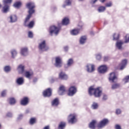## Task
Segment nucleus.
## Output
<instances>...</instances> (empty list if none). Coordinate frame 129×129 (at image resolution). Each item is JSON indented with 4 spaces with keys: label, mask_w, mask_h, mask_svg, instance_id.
I'll use <instances>...</instances> for the list:
<instances>
[{
    "label": "nucleus",
    "mask_w": 129,
    "mask_h": 129,
    "mask_svg": "<svg viewBox=\"0 0 129 129\" xmlns=\"http://www.w3.org/2000/svg\"><path fill=\"white\" fill-rule=\"evenodd\" d=\"M18 69L20 74H23L25 72V66L22 65H19Z\"/></svg>",
    "instance_id": "nucleus-26"
},
{
    "label": "nucleus",
    "mask_w": 129,
    "mask_h": 129,
    "mask_svg": "<svg viewBox=\"0 0 129 129\" xmlns=\"http://www.w3.org/2000/svg\"><path fill=\"white\" fill-rule=\"evenodd\" d=\"M68 121L69 123H75L77 122V115L75 113H71L68 117Z\"/></svg>",
    "instance_id": "nucleus-5"
},
{
    "label": "nucleus",
    "mask_w": 129,
    "mask_h": 129,
    "mask_svg": "<svg viewBox=\"0 0 129 129\" xmlns=\"http://www.w3.org/2000/svg\"><path fill=\"white\" fill-rule=\"evenodd\" d=\"M65 92H66V88H65V87L63 85L60 86L58 91L59 95H64Z\"/></svg>",
    "instance_id": "nucleus-16"
},
{
    "label": "nucleus",
    "mask_w": 129,
    "mask_h": 129,
    "mask_svg": "<svg viewBox=\"0 0 129 129\" xmlns=\"http://www.w3.org/2000/svg\"><path fill=\"white\" fill-rule=\"evenodd\" d=\"M43 129H50V126L49 125H47L45 126Z\"/></svg>",
    "instance_id": "nucleus-53"
},
{
    "label": "nucleus",
    "mask_w": 129,
    "mask_h": 129,
    "mask_svg": "<svg viewBox=\"0 0 129 129\" xmlns=\"http://www.w3.org/2000/svg\"><path fill=\"white\" fill-rule=\"evenodd\" d=\"M119 36H120L119 34H114L113 35V40H118L119 38Z\"/></svg>",
    "instance_id": "nucleus-36"
},
{
    "label": "nucleus",
    "mask_w": 129,
    "mask_h": 129,
    "mask_svg": "<svg viewBox=\"0 0 129 129\" xmlns=\"http://www.w3.org/2000/svg\"><path fill=\"white\" fill-rule=\"evenodd\" d=\"M10 104L11 105H14L16 103V100L14 98H11L9 99Z\"/></svg>",
    "instance_id": "nucleus-33"
},
{
    "label": "nucleus",
    "mask_w": 129,
    "mask_h": 129,
    "mask_svg": "<svg viewBox=\"0 0 129 129\" xmlns=\"http://www.w3.org/2000/svg\"><path fill=\"white\" fill-rule=\"evenodd\" d=\"M23 118V114H21L18 117V120H21Z\"/></svg>",
    "instance_id": "nucleus-45"
},
{
    "label": "nucleus",
    "mask_w": 129,
    "mask_h": 129,
    "mask_svg": "<svg viewBox=\"0 0 129 129\" xmlns=\"http://www.w3.org/2000/svg\"><path fill=\"white\" fill-rule=\"evenodd\" d=\"M126 63H127V60L126 59L122 60L121 62L119 65L120 67L119 70H122L125 67Z\"/></svg>",
    "instance_id": "nucleus-18"
},
{
    "label": "nucleus",
    "mask_w": 129,
    "mask_h": 129,
    "mask_svg": "<svg viewBox=\"0 0 129 129\" xmlns=\"http://www.w3.org/2000/svg\"><path fill=\"white\" fill-rule=\"evenodd\" d=\"M96 57L97 60H100V59H101V55L97 54Z\"/></svg>",
    "instance_id": "nucleus-47"
},
{
    "label": "nucleus",
    "mask_w": 129,
    "mask_h": 129,
    "mask_svg": "<svg viewBox=\"0 0 129 129\" xmlns=\"http://www.w3.org/2000/svg\"><path fill=\"white\" fill-rule=\"evenodd\" d=\"M109 80L112 83H114L115 81L117 80V77L115 73L113 72L110 74Z\"/></svg>",
    "instance_id": "nucleus-10"
},
{
    "label": "nucleus",
    "mask_w": 129,
    "mask_h": 129,
    "mask_svg": "<svg viewBox=\"0 0 129 129\" xmlns=\"http://www.w3.org/2000/svg\"><path fill=\"white\" fill-rule=\"evenodd\" d=\"M22 4L21 2H17L14 4L13 6L16 8L19 9L22 6Z\"/></svg>",
    "instance_id": "nucleus-30"
},
{
    "label": "nucleus",
    "mask_w": 129,
    "mask_h": 129,
    "mask_svg": "<svg viewBox=\"0 0 129 129\" xmlns=\"http://www.w3.org/2000/svg\"><path fill=\"white\" fill-rule=\"evenodd\" d=\"M58 78L60 80H67L68 79V76L65 73L61 72L58 75Z\"/></svg>",
    "instance_id": "nucleus-14"
},
{
    "label": "nucleus",
    "mask_w": 129,
    "mask_h": 129,
    "mask_svg": "<svg viewBox=\"0 0 129 129\" xmlns=\"http://www.w3.org/2000/svg\"><path fill=\"white\" fill-rule=\"evenodd\" d=\"M55 66L59 68L62 67V59L60 57L58 56L55 58Z\"/></svg>",
    "instance_id": "nucleus-13"
},
{
    "label": "nucleus",
    "mask_w": 129,
    "mask_h": 129,
    "mask_svg": "<svg viewBox=\"0 0 129 129\" xmlns=\"http://www.w3.org/2000/svg\"><path fill=\"white\" fill-rule=\"evenodd\" d=\"M37 122V118L36 117H31L29 120L30 124L33 125L34 123H36Z\"/></svg>",
    "instance_id": "nucleus-28"
},
{
    "label": "nucleus",
    "mask_w": 129,
    "mask_h": 129,
    "mask_svg": "<svg viewBox=\"0 0 129 129\" xmlns=\"http://www.w3.org/2000/svg\"><path fill=\"white\" fill-rule=\"evenodd\" d=\"M109 59V57L108 56H105L104 57V61H107Z\"/></svg>",
    "instance_id": "nucleus-50"
},
{
    "label": "nucleus",
    "mask_w": 129,
    "mask_h": 129,
    "mask_svg": "<svg viewBox=\"0 0 129 129\" xmlns=\"http://www.w3.org/2000/svg\"><path fill=\"white\" fill-rule=\"evenodd\" d=\"M26 7L29 9V14L27 16L24 20V25L25 27H28L29 28H32L34 26L35 21H30V19L31 18L33 14L35 13V12L34 9L35 8L36 6L34 3L30 2L27 4Z\"/></svg>",
    "instance_id": "nucleus-1"
},
{
    "label": "nucleus",
    "mask_w": 129,
    "mask_h": 129,
    "mask_svg": "<svg viewBox=\"0 0 129 129\" xmlns=\"http://www.w3.org/2000/svg\"><path fill=\"white\" fill-rule=\"evenodd\" d=\"M107 99V95H105V94H104L103 95V98H102V99L103 100H106V99Z\"/></svg>",
    "instance_id": "nucleus-48"
},
{
    "label": "nucleus",
    "mask_w": 129,
    "mask_h": 129,
    "mask_svg": "<svg viewBox=\"0 0 129 129\" xmlns=\"http://www.w3.org/2000/svg\"><path fill=\"white\" fill-rule=\"evenodd\" d=\"M66 126V122L61 121L59 123L58 129H64L65 128V127Z\"/></svg>",
    "instance_id": "nucleus-27"
},
{
    "label": "nucleus",
    "mask_w": 129,
    "mask_h": 129,
    "mask_svg": "<svg viewBox=\"0 0 129 129\" xmlns=\"http://www.w3.org/2000/svg\"><path fill=\"white\" fill-rule=\"evenodd\" d=\"M123 81L125 83H127L129 81V76H126L124 79H123Z\"/></svg>",
    "instance_id": "nucleus-42"
},
{
    "label": "nucleus",
    "mask_w": 129,
    "mask_h": 129,
    "mask_svg": "<svg viewBox=\"0 0 129 129\" xmlns=\"http://www.w3.org/2000/svg\"><path fill=\"white\" fill-rule=\"evenodd\" d=\"M92 107H93V109H96L98 108V104L97 103L94 102L92 105Z\"/></svg>",
    "instance_id": "nucleus-38"
},
{
    "label": "nucleus",
    "mask_w": 129,
    "mask_h": 129,
    "mask_svg": "<svg viewBox=\"0 0 129 129\" xmlns=\"http://www.w3.org/2000/svg\"><path fill=\"white\" fill-rule=\"evenodd\" d=\"M123 44V42L122 41H119L118 42H117L116 43V46L119 49H121L122 45Z\"/></svg>",
    "instance_id": "nucleus-32"
},
{
    "label": "nucleus",
    "mask_w": 129,
    "mask_h": 129,
    "mask_svg": "<svg viewBox=\"0 0 129 129\" xmlns=\"http://www.w3.org/2000/svg\"><path fill=\"white\" fill-rule=\"evenodd\" d=\"M115 129H121V127L119 125L116 124L115 126Z\"/></svg>",
    "instance_id": "nucleus-52"
},
{
    "label": "nucleus",
    "mask_w": 129,
    "mask_h": 129,
    "mask_svg": "<svg viewBox=\"0 0 129 129\" xmlns=\"http://www.w3.org/2000/svg\"><path fill=\"white\" fill-rule=\"evenodd\" d=\"M11 53H12V57L13 58H15V56L17 55V52L16 50H13L11 52Z\"/></svg>",
    "instance_id": "nucleus-40"
},
{
    "label": "nucleus",
    "mask_w": 129,
    "mask_h": 129,
    "mask_svg": "<svg viewBox=\"0 0 129 129\" xmlns=\"http://www.w3.org/2000/svg\"><path fill=\"white\" fill-rule=\"evenodd\" d=\"M80 32V29H74L71 31V33L73 35H77Z\"/></svg>",
    "instance_id": "nucleus-25"
},
{
    "label": "nucleus",
    "mask_w": 129,
    "mask_h": 129,
    "mask_svg": "<svg viewBox=\"0 0 129 129\" xmlns=\"http://www.w3.org/2000/svg\"><path fill=\"white\" fill-rule=\"evenodd\" d=\"M87 71L89 73H92L95 71V66L94 64H89L87 65Z\"/></svg>",
    "instance_id": "nucleus-11"
},
{
    "label": "nucleus",
    "mask_w": 129,
    "mask_h": 129,
    "mask_svg": "<svg viewBox=\"0 0 129 129\" xmlns=\"http://www.w3.org/2000/svg\"><path fill=\"white\" fill-rule=\"evenodd\" d=\"M6 116L7 117H11L13 116V114L11 112H8V113H7Z\"/></svg>",
    "instance_id": "nucleus-46"
},
{
    "label": "nucleus",
    "mask_w": 129,
    "mask_h": 129,
    "mask_svg": "<svg viewBox=\"0 0 129 129\" xmlns=\"http://www.w3.org/2000/svg\"><path fill=\"white\" fill-rule=\"evenodd\" d=\"M77 92V89L75 86H71L70 87L68 90V95L70 96H72L76 93Z\"/></svg>",
    "instance_id": "nucleus-8"
},
{
    "label": "nucleus",
    "mask_w": 129,
    "mask_h": 129,
    "mask_svg": "<svg viewBox=\"0 0 129 129\" xmlns=\"http://www.w3.org/2000/svg\"><path fill=\"white\" fill-rule=\"evenodd\" d=\"M97 121L95 120H92L91 122L89 124V127L91 129H94L96 127V123Z\"/></svg>",
    "instance_id": "nucleus-17"
},
{
    "label": "nucleus",
    "mask_w": 129,
    "mask_h": 129,
    "mask_svg": "<svg viewBox=\"0 0 129 129\" xmlns=\"http://www.w3.org/2000/svg\"><path fill=\"white\" fill-rule=\"evenodd\" d=\"M129 42V34H126L125 36V43H128Z\"/></svg>",
    "instance_id": "nucleus-41"
},
{
    "label": "nucleus",
    "mask_w": 129,
    "mask_h": 129,
    "mask_svg": "<svg viewBox=\"0 0 129 129\" xmlns=\"http://www.w3.org/2000/svg\"><path fill=\"white\" fill-rule=\"evenodd\" d=\"M33 75V72L30 73L29 72H25V76L26 78H30L31 76Z\"/></svg>",
    "instance_id": "nucleus-35"
},
{
    "label": "nucleus",
    "mask_w": 129,
    "mask_h": 129,
    "mask_svg": "<svg viewBox=\"0 0 129 129\" xmlns=\"http://www.w3.org/2000/svg\"><path fill=\"white\" fill-rule=\"evenodd\" d=\"M100 73L103 74L107 71V67L106 66H101L98 69Z\"/></svg>",
    "instance_id": "nucleus-15"
},
{
    "label": "nucleus",
    "mask_w": 129,
    "mask_h": 129,
    "mask_svg": "<svg viewBox=\"0 0 129 129\" xmlns=\"http://www.w3.org/2000/svg\"><path fill=\"white\" fill-rule=\"evenodd\" d=\"M100 2H101V3H104V2H105L106 0H99Z\"/></svg>",
    "instance_id": "nucleus-56"
},
{
    "label": "nucleus",
    "mask_w": 129,
    "mask_h": 129,
    "mask_svg": "<svg viewBox=\"0 0 129 129\" xmlns=\"http://www.w3.org/2000/svg\"><path fill=\"white\" fill-rule=\"evenodd\" d=\"M83 27V25H81V26H80V29H82V27Z\"/></svg>",
    "instance_id": "nucleus-57"
},
{
    "label": "nucleus",
    "mask_w": 129,
    "mask_h": 129,
    "mask_svg": "<svg viewBox=\"0 0 129 129\" xmlns=\"http://www.w3.org/2000/svg\"><path fill=\"white\" fill-rule=\"evenodd\" d=\"M72 4V0H66L64 2V4L62 5L63 8H66V6H70Z\"/></svg>",
    "instance_id": "nucleus-22"
},
{
    "label": "nucleus",
    "mask_w": 129,
    "mask_h": 129,
    "mask_svg": "<svg viewBox=\"0 0 129 129\" xmlns=\"http://www.w3.org/2000/svg\"><path fill=\"white\" fill-rule=\"evenodd\" d=\"M120 87V84L118 83H114L113 84H112V86H111V88L112 89H115L116 88H118Z\"/></svg>",
    "instance_id": "nucleus-34"
},
{
    "label": "nucleus",
    "mask_w": 129,
    "mask_h": 129,
    "mask_svg": "<svg viewBox=\"0 0 129 129\" xmlns=\"http://www.w3.org/2000/svg\"><path fill=\"white\" fill-rule=\"evenodd\" d=\"M1 7V5H0V8Z\"/></svg>",
    "instance_id": "nucleus-59"
},
{
    "label": "nucleus",
    "mask_w": 129,
    "mask_h": 129,
    "mask_svg": "<svg viewBox=\"0 0 129 129\" xmlns=\"http://www.w3.org/2000/svg\"><path fill=\"white\" fill-rule=\"evenodd\" d=\"M59 104V99L57 98H55L53 99L51 102V105L53 106H57Z\"/></svg>",
    "instance_id": "nucleus-19"
},
{
    "label": "nucleus",
    "mask_w": 129,
    "mask_h": 129,
    "mask_svg": "<svg viewBox=\"0 0 129 129\" xmlns=\"http://www.w3.org/2000/svg\"><path fill=\"white\" fill-rule=\"evenodd\" d=\"M4 70L6 72H9L11 71V68L10 66H6L4 68Z\"/></svg>",
    "instance_id": "nucleus-39"
},
{
    "label": "nucleus",
    "mask_w": 129,
    "mask_h": 129,
    "mask_svg": "<svg viewBox=\"0 0 129 129\" xmlns=\"http://www.w3.org/2000/svg\"><path fill=\"white\" fill-rule=\"evenodd\" d=\"M98 1V0H93V1H92V3L93 4H95V3H96Z\"/></svg>",
    "instance_id": "nucleus-54"
},
{
    "label": "nucleus",
    "mask_w": 129,
    "mask_h": 129,
    "mask_svg": "<svg viewBox=\"0 0 129 129\" xmlns=\"http://www.w3.org/2000/svg\"><path fill=\"white\" fill-rule=\"evenodd\" d=\"M74 63L73 59L70 58L67 62V63L66 64H64V68L65 69H67L69 68V67L71 66L72 64Z\"/></svg>",
    "instance_id": "nucleus-20"
},
{
    "label": "nucleus",
    "mask_w": 129,
    "mask_h": 129,
    "mask_svg": "<svg viewBox=\"0 0 129 129\" xmlns=\"http://www.w3.org/2000/svg\"><path fill=\"white\" fill-rule=\"evenodd\" d=\"M7 94V90H5L1 92V96L5 97Z\"/></svg>",
    "instance_id": "nucleus-43"
},
{
    "label": "nucleus",
    "mask_w": 129,
    "mask_h": 129,
    "mask_svg": "<svg viewBox=\"0 0 129 129\" xmlns=\"http://www.w3.org/2000/svg\"><path fill=\"white\" fill-rule=\"evenodd\" d=\"M64 50H66V51L68 50V47H67V46L64 47Z\"/></svg>",
    "instance_id": "nucleus-55"
},
{
    "label": "nucleus",
    "mask_w": 129,
    "mask_h": 129,
    "mask_svg": "<svg viewBox=\"0 0 129 129\" xmlns=\"http://www.w3.org/2000/svg\"><path fill=\"white\" fill-rule=\"evenodd\" d=\"M13 0H3L4 7L3 12L5 13H7L10 8V5L12 4Z\"/></svg>",
    "instance_id": "nucleus-4"
},
{
    "label": "nucleus",
    "mask_w": 129,
    "mask_h": 129,
    "mask_svg": "<svg viewBox=\"0 0 129 129\" xmlns=\"http://www.w3.org/2000/svg\"><path fill=\"white\" fill-rule=\"evenodd\" d=\"M60 25L61 24L58 23V26L57 27L55 25L51 26L49 29V33L50 36H52L53 34H55V35H58L60 30H61V27H60Z\"/></svg>",
    "instance_id": "nucleus-3"
},
{
    "label": "nucleus",
    "mask_w": 129,
    "mask_h": 129,
    "mask_svg": "<svg viewBox=\"0 0 129 129\" xmlns=\"http://www.w3.org/2000/svg\"><path fill=\"white\" fill-rule=\"evenodd\" d=\"M24 83V79L23 78H19L16 80V83L19 85H22Z\"/></svg>",
    "instance_id": "nucleus-23"
},
{
    "label": "nucleus",
    "mask_w": 129,
    "mask_h": 129,
    "mask_svg": "<svg viewBox=\"0 0 129 129\" xmlns=\"http://www.w3.org/2000/svg\"><path fill=\"white\" fill-rule=\"evenodd\" d=\"M105 7H99L98 11L99 12L101 13L104 12L105 11Z\"/></svg>",
    "instance_id": "nucleus-37"
},
{
    "label": "nucleus",
    "mask_w": 129,
    "mask_h": 129,
    "mask_svg": "<svg viewBox=\"0 0 129 129\" xmlns=\"http://www.w3.org/2000/svg\"><path fill=\"white\" fill-rule=\"evenodd\" d=\"M38 48L39 50L42 51H47L49 49V47L46 44V41H43L40 43L39 44Z\"/></svg>",
    "instance_id": "nucleus-7"
},
{
    "label": "nucleus",
    "mask_w": 129,
    "mask_h": 129,
    "mask_svg": "<svg viewBox=\"0 0 129 129\" xmlns=\"http://www.w3.org/2000/svg\"><path fill=\"white\" fill-rule=\"evenodd\" d=\"M29 101L30 99L29 97H24L21 99L20 103L22 105H26L29 103Z\"/></svg>",
    "instance_id": "nucleus-12"
},
{
    "label": "nucleus",
    "mask_w": 129,
    "mask_h": 129,
    "mask_svg": "<svg viewBox=\"0 0 129 129\" xmlns=\"http://www.w3.org/2000/svg\"><path fill=\"white\" fill-rule=\"evenodd\" d=\"M28 37L31 38L33 37V33L31 31L28 32Z\"/></svg>",
    "instance_id": "nucleus-44"
},
{
    "label": "nucleus",
    "mask_w": 129,
    "mask_h": 129,
    "mask_svg": "<svg viewBox=\"0 0 129 129\" xmlns=\"http://www.w3.org/2000/svg\"><path fill=\"white\" fill-rule=\"evenodd\" d=\"M88 93L90 96L94 95L96 98H99L102 94V88L98 87L94 88L93 86H91L88 89Z\"/></svg>",
    "instance_id": "nucleus-2"
},
{
    "label": "nucleus",
    "mask_w": 129,
    "mask_h": 129,
    "mask_svg": "<svg viewBox=\"0 0 129 129\" xmlns=\"http://www.w3.org/2000/svg\"><path fill=\"white\" fill-rule=\"evenodd\" d=\"M86 39H87V38L86 37V36H82L80 40V44H84V43H85V42L86 41Z\"/></svg>",
    "instance_id": "nucleus-29"
},
{
    "label": "nucleus",
    "mask_w": 129,
    "mask_h": 129,
    "mask_svg": "<svg viewBox=\"0 0 129 129\" xmlns=\"http://www.w3.org/2000/svg\"><path fill=\"white\" fill-rule=\"evenodd\" d=\"M10 20L11 22H15L17 21V17L16 15H12L10 16Z\"/></svg>",
    "instance_id": "nucleus-31"
},
{
    "label": "nucleus",
    "mask_w": 129,
    "mask_h": 129,
    "mask_svg": "<svg viewBox=\"0 0 129 129\" xmlns=\"http://www.w3.org/2000/svg\"><path fill=\"white\" fill-rule=\"evenodd\" d=\"M120 113H121V111H120V109H116V113L117 114H120Z\"/></svg>",
    "instance_id": "nucleus-51"
},
{
    "label": "nucleus",
    "mask_w": 129,
    "mask_h": 129,
    "mask_svg": "<svg viewBox=\"0 0 129 129\" xmlns=\"http://www.w3.org/2000/svg\"><path fill=\"white\" fill-rule=\"evenodd\" d=\"M108 123H109L108 119L104 118L97 124V127H98V128H103V127L107 125Z\"/></svg>",
    "instance_id": "nucleus-6"
},
{
    "label": "nucleus",
    "mask_w": 129,
    "mask_h": 129,
    "mask_svg": "<svg viewBox=\"0 0 129 129\" xmlns=\"http://www.w3.org/2000/svg\"><path fill=\"white\" fill-rule=\"evenodd\" d=\"M70 21L69 20V18L66 17L63 18L61 21V25H68L69 24Z\"/></svg>",
    "instance_id": "nucleus-21"
},
{
    "label": "nucleus",
    "mask_w": 129,
    "mask_h": 129,
    "mask_svg": "<svg viewBox=\"0 0 129 129\" xmlns=\"http://www.w3.org/2000/svg\"><path fill=\"white\" fill-rule=\"evenodd\" d=\"M112 6L111 3H108L106 4V7H110Z\"/></svg>",
    "instance_id": "nucleus-49"
},
{
    "label": "nucleus",
    "mask_w": 129,
    "mask_h": 129,
    "mask_svg": "<svg viewBox=\"0 0 129 129\" xmlns=\"http://www.w3.org/2000/svg\"><path fill=\"white\" fill-rule=\"evenodd\" d=\"M52 91L51 88H47L43 92V95L44 97H50L52 95Z\"/></svg>",
    "instance_id": "nucleus-9"
},
{
    "label": "nucleus",
    "mask_w": 129,
    "mask_h": 129,
    "mask_svg": "<svg viewBox=\"0 0 129 129\" xmlns=\"http://www.w3.org/2000/svg\"><path fill=\"white\" fill-rule=\"evenodd\" d=\"M1 127H2V125L0 124V128H1Z\"/></svg>",
    "instance_id": "nucleus-58"
},
{
    "label": "nucleus",
    "mask_w": 129,
    "mask_h": 129,
    "mask_svg": "<svg viewBox=\"0 0 129 129\" xmlns=\"http://www.w3.org/2000/svg\"><path fill=\"white\" fill-rule=\"evenodd\" d=\"M28 52V49L27 47L22 48L21 49V53L23 55H26Z\"/></svg>",
    "instance_id": "nucleus-24"
}]
</instances>
